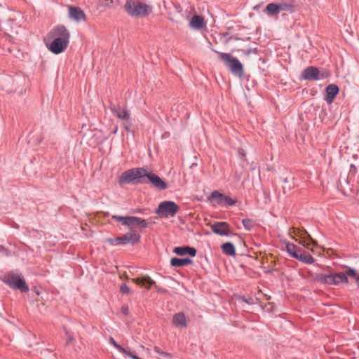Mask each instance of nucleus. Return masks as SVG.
I'll use <instances>...</instances> for the list:
<instances>
[{"label": "nucleus", "instance_id": "f257e3e1", "mask_svg": "<svg viewBox=\"0 0 359 359\" xmlns=\"http://www.w3.org/2000/svg\"><path fill=\"white\" fill-rule=\"evenodd\" d=\"M70 33L64 25H57L50 31L45 39L48 49L54 54L63 53L69 43Z\"/></svg>", "mask_w": 359, "mask_h": 359}, {"label": "nucleus", "instance_id": "f03ea898", "mask_svg": "<svg viewBox=\"0 0 359 359\" xmlns=\"http://www.w3.org/2000/svg\"><path fill=\"white\" fill-rule=\"evenodd\" d=\"M124 8L129 15L137 18L149 15L153 10L151 5L140 0H127Z\"/></svg>", "mask_w": 359, "mask_h": 359}, {"label": "nucleus", "instance_id": "7ed1b4c3", "mask_svg": "<svg viewBox=\"0 0 359 359\" xmlns=\"http://www.w3.org/2000/svg\"><path fill=\"white\" fill-rule=\"evenodd\" d=\"M218 54L220 59L224 62L233 74L239 77L243 75V65L236 57L228 53H218Z\"/></svg>", "mask_w": 359, "mask_h": 359}, {"label": "nucleus", "instance_id": "20e7f679", "mask_svg": "<svg viewBox=\"0 0 359 359\" xmlns=\"http://www.w3.org/2000/svg\"><path fill=\"white\" fill-rule=\"evenodd\" d=\"M180 210V206L173 201H165L159 203L155 213L163 218L174 217Z\"/></svg>", "mask_w": 359, "mask_h": 359}, {"label": "nucleus", "instance_id": "39448f33", "mask_svg": "<svg viewBox=\"0 0 359 359\" xmlns=\"http://www.w3.org/2000/svg\"><path fill=\"white\" fill-rule=\"evenodd\" d=\"M145 175H147V169L144 168L128 170L122 174L120 182L130 183L137 179H140L141 182H145Z\"/></svg>", "mask_w": 359, "mask_h": 359}, {"label": "nucleus", "instance_id": "423d86ee", "mask_svg": "<svg viewBox=\"0 0 359 359\" xmlns=\"http://www.w3.org/2000/svg\"><path fill=\"white\" fill-rule=\"evenodd\" d=\"M291 237L295 240L299 244L303 245L304 248L311 250V252H314L313 249L310 248L311 243L307 242V240L311 241V243L314 245H316V242L312 239L310 235L305 231H299L297 229H293L292 232L290 233Z\"/></svg>", "mask_w": 359, "mask_h": 359}, {"label": "nucleus", "instance_id": "0eeeda50", "mask_svg": "<svg viewBox=\"0 0 359 359\" xmlns=\"http://www.w3.org/2000/svg\"><path fill=\"white\" fill-rule=\"evenodd\" d=\"M111 109L112 113L121 121L124 128L128 132L130 131V126L132 125L133 120L130 117L129 111L127 109H123L120 107L113 106Z\"/></svg>", "mask_w": 359, "mask_h": 359}, {"label": "nucleus", "instance_id": "6e6552de", "mask_svg": "<svg viewBox=\"0 0 359 359\" xmlns=\"http://www.w3.org/2000/svg\"><path fill=\"white\" fill-rule=\"evenodd\" d=\"M5 282L11 287L13 289H18L22 292H26L29 290V287L27 285L24 278L18 274H9L7 276Z\"/></svg>", "mask_w": 359, "mask_h": 359}, {"label": "nucleus", "instance_id": "1a4fd4ad", "mask_svg": "<svg viewBox=\"0 0 359 359\" xmlns=\"http://www.w3.org/2000/svg\"><path fill=\"white\" fill-rule=\"evenodd\" d=\"M208 201L213 205H234L236 200L229 196H224L218 191H214L208 197Z\"/></svg>", "mask_w": 359, "mask_h": 359}, {"label": "nucleus", "instance_id": "9d476101", "mask_svg": "<svg viewBox=\"0 0 359 359\" xmlns=\"http://www.w3.org/2000/svg\"><path fill=\"white\" fill-rule=\"evenodd\" d=\"M302 76L306 80H320L328 76L326 72H320L318 69L314 67H309L302 72Z\"/></svg>", "mask_w": 359, "mask_h": 359}, {"label": "nucleus", "instance_id": "9b49d317", "mask_svg": "<svg viewBox=\"0 0 359 359\" xmlns=\"http://www.w3.org/2000/svg\"><path fill=\"white\" fill-rule=\"evenodd\" d=\"M212 231L219 236H228L231 233L229 225L226 222H218L210 225Z\"/></svg>", "mask_w": 359, "mask_h": 359}, {"label": "nucleus", "instance_id": "f8f14e48", "mask_svg": "<svg viewBox=\"0 0 359 359\" xmlns=\"http://www.w3.org/2000/svg\"><path fill=\"white\" fill-rule=\"evenodd\" d=\"M68 10L69 18L72 20L77 22L86 20V15L80 8L69 6Z\"/></svg>", "mask_w": 359, "mask_h": 359}, {"label": "nucleus", "instance_id": "ddd939ff", "mask_svg": "<svg viewBox=\"0 0 359 359\" xmlns=\"http://www.w3.org/2000/svg\"><path fill=\"white\" fill-rule=\"evenodd\" d=\"M147 222L144 219L137 217L128 216L127 226L130 231L135 230L137 227L146 228L147 226Z\"/></svg>", "mask_w": 359, "mask_h": 359}, {"label": "nucleus", "instance_id": "4468645a", "mask_svg": "<svg viewBox=\"0 0 359 359\" xmlns=\"http://www.w3.org/2000/svg\"><path fill=\"white\" fill-rule=\"evenodd\" d=\"M145 177L154 187H156L158 189L163 190L167 188L166 183L161 178H160L156 175L151 173L148 170L147 175H145Z\"/></svg>", "mask_w": 359, "mask_h": 359}, {"label": "nucleus", "instance_id": "2eb2a0df", "mask_svg": "<svg viewBox=\"0 0 359 359\" xmlns=\"http://www.w3.org/2000/svg\"><path fill=\"white\" fill-rule=\"evenodd\" d=\"M132 281L137 284V285H140V287H143L147 290H149L152 285H155V281L153 280L149 276H143L140 278H133Z\"/></svg>", "mask_w": 359, "mask_h": 359}, {"label": "nucleus", "instance_id": "dca6fc26", "mask_svg": "<svg viewBox=\"0 0 359 359\" xmlns=\"http://www.w3.org/2000/svg\"><path fill=\"white\" fill-rule=\"evenodd\" d=\"M121 237V244H133L139 241L140 236L136 230H133Z\"/></svg>", "mask_w": 359, "mask_h": 359}, {"label": "nucleus", "instance_id": "f3484780", "mask_svg": "<svg viewBox=\"0 0 359 359\" xmlns=\"http://www.w3.org/2000/svg\"><path fill=\"white\" fill-rule=\"evenodd\" d=\"M189 26L196 30L201 29L205 26L204 18L202 16L194 15L190 20Z\"/></svg>", "mask_w": 359, "mask_h": 359}, {"label": "nucleus", "instance_id": "a211bd4d", "mask_svg": "<svg viewBox=\"0 0 359 359\" xmlns=\"http://www.w3.org/2000/svg\"><path fill=\"white\" fill-rule=\"evenodd\" d=\"M339 92V88L336 85H329L326 88L325 100L328 104L333 102L334 97Z\"/></svg>", "mask_w": 359, "mask_h": 359}, {"label": "nucleus", "instance_id": "6ab92c4d", "mask_svg": "<svg viewBox=\"0 0 359 359\" xmlns=\"http://www.w3.org/2000/svg\"><path fill=\"white\" fill-rule=\"evenodd\" d=\"M173 252L178 255H184L189 254V255L194 257L196 253V250L190 247H177L175 248Z\"/></svg>", "mask_w": 359, "mask_h": 359}, {"label": "nucleus", "instance_id": "aec40b11", "mask_svg": "<svg viewBox=\"0 0 359 359\" xmlns=\"http://www.w3.org/2000/svg\"><path fill=\"white\" fill-rule=\"evenodd\" d=\"M172 323L177 327L184 328L187 327L186 318L182 313L175 314L173 317Z\"/></svg>", "mask_w": 359, "mask_h": 359}, {"label": "nucleus", "instance_id": "412c9836", "mask_svg": "<svg viewBox=\"0 0 359 359\" xmlns=\"http://www.w3.org/2000/svg\"><path fill=\"white\" fill-rule=\"evenodd\" d=\"M316 280L324 284L334 285L333 274L325 275L320 273L316 275Z\"/></svg>", "mask_w": 359, "mask_h": 359}, {"label": "nucleus", "instance_id": "4be33fe9", "mask_svg": "<svg viewBox=\"0 0 359 359\" xmlns=\"http://www.w3.org/2000/svg\"><path fill=\"white\" fill-rule=\"evenodd\" d=\"M286 250L294 258H297L298 254L301 252V250L299 248L290 243L286 244Z\"/></svg>", "mask_w": 359, "mask_h": 359}, {"label": "nucleus", "instance_id": "5701e85b", "mask_svg": "<svg viewBox=\"0 0 359 359\" xmlns=\"http://www.w3.org/2000/svg\"><path fill=\"white\" fill-rule=\"evenodd\" d=\"M172 266H183L191 263V260L188 258L180 259L172 258L170 261Z\"/></svg>", "mask_w": 359, "mask_h": 359}, {"label": "nucleus", "instance_id": "b1692460", "mask_svg": "<svg viewBox=\"0 0 359 359\" xmlns=\"http://www.w3.org/2000/svg\"><path fill=\"white\" fill-rule=\"evenodd\" d=\"M222 249L226 255L233 256L236 254V249L231 243H225L222 245Z\"/></svg>", "mask_w": 359, "mask_h": 359}, {"label": "nucleus", "instance_id": "393cba45", "mask_svg": "<svg viewBox=\"0 0 359 359\" xmlns=\"http://www.w3.org/2000/svg\"><path fill=\"white\" fill-rule=\"evenodd\" d=\"M296 259L306 264H313L315 261V259L311 255L300 252L298 254L297 257Z\"/></svg>", "mask_w": 359, "mask_h": 359}, {"label": "nucleus", "instance_id": "a878e982", "mask_svg": "<svg viewBox=\"0 0 359 359\" xmlns=\"http://www.w3.org/2000/svg\"><path fill=\"white\" fill-rule=\"evenodd\" d=\"M265 11L271 15H276L280 13L279 4H269L266 6Z\"/></svg>", "mask_w": 359, "mask_h": 359}, {"label": "nucleus", "instance_id": "bb28decb", "mask_svg": "<svg viewBox=\"0 0 359 359\" xmlns=\"http://www.w3.org/2000/svg\"><path fill=\"white\" fill-rule=\"evenodd\" d=\"M333 277H334V282L335 285H339L341 283H348V278L346 276V274L344 273H334V274H333Z\"/></svg>", "mask_w": 359, "mask_h": 359}, {"label": "nucleus", "instance_id": "cd10ccee", "mask_svg": "<svg viewBox=\"0 0 359 359\" xmlns=\"http://www.w3.org/2000/svg\"><path fill=\"white\" fill-rule=\"evenodd\" d=\"M110 343L121 353L125 354L126 355L130 357L133 352L128 351V349L122 347L119 344H118L113 338H110Z\"/></svg>", "mask_w": 359, "mask_h": 359}, {"label": "nucleus", "instance_id": "c85d7f7f", "mask_svg": "<svg viewBox=\"0 0 359 359\" xmlns=\"http://www.w3.org/2000/svg\"><path fill=\"white\" fill-rule=\"evenodd\" d=\"M294 5L291 3H285L283 2L279 4V8L280 11H287L290 13H292L294 11Z\"/></svg>", "mask_w": 359, "mask_h": 359}, {"label": "nucleus", "instance_id": "c756f323", "mask_svg": "<svg viewBox=\"0 0 359 359\" xmlns=\"http://www.w3.org/2000/svg\"><path fill=\"white\" fill-rule=\"evenodd\" d=\"M111 218L126 226L128 216L112 215Z\"/></svg>", "mask_w": 359, "mask_h": 359}, {"label": "nucleus", "instance_id": "7c9ffc66", "mask_svg": "<svg viewBox=\"0 0 359 359\" xmlns=\"http://www.w3.org/2000/svg\"><path fill=\"white\" fill-rule=\"evenodd\" d=\"M242 223L244 226V227L247 229V230H250L251 228L253 226V222L251 219H243L242 221Z\"/></svg>", "mask_w": 359, "mask_h": 359}, {"label": "nucleus", "instance_id": "2f4dec72", "mask_svg": "<svg viewBox=\"0 0 359 359\" xmlns=\"http://www.w3.org/2000/svg\"><path fill=\"white\" fill-rule=\"evenodd\" d=\"M107 241L114 245H119L121 244V237L120 236L115 238H108Z\"/></svg>", "mask_w": 359, "mask_h": 359}, {"label": "nucleus", "instance_id": "473e14b6", "mask_svg": "<svg viewBox=\"0 0 359 359\" xmlns=\"http://www.w3.org/2000/svg\"><path fill=\"white\" fill-rule=\"evenodd\" d=\"M346 274V276H347L353 277L356 279V277L359 276V275L357 274L356 271L352 269H348L346 272L344 273Z\"/></svg>", "mask_w": 359, "mask_h": 359}, {"label": "nucleus", "instance_id": "72a5a7b5", "mask_svg": "<svg viewBox=\"0 0 359 359\" xmlns=\"http://www.w3.org/2000/svg\"><path fill=\"white\" fill-rule=\"evenodd\" d=\"M121 4V0H106V2L104 3V6H116Z\"/></svg>", "mask_w": 359, "mask_h": 359}, {"label": "nucleus", "instance_id": "f704fd0d", "mask_svg": "<svg viewBox=\"0 0 359 359\" xmlns=\"http://www.w3.org/2000/svg\"><path fill=\"white\" fill-rule=\"evenodd\" d=\"M120 292L122 294H129L130 293V290L126 284H123L120 287Z\"/></svg>", "mask_w": 359, "mask_h": 359}, {"label": "nucleus", "instance_id": "c9c22d12", "mask_svg": "<svg viewBox=\"0 0 359 359\" xmlns=\"http://www.w3.org/2000/svg\"><path fill=\"white\" fill-rule=\"evenodd\" d=\"M154 351H155V352H156L157 353H158L163 356H165V357L170 356V355L169 353L162 351L158 347H155Z\"/></svg>", "mask_w": 359, "mask_h": 359}, {"label": "nucleus", "instance_id": "e433bc0d", "mask_svg": "<svg viewBox=\"0 0 359 359\" xmlns=\"http://www.w3.org/2000/svg\"><path fill=\"white\" fill-rule=\"evenodd\" d=\"M122 312L125 314V315H127L128 313V306H123L122 308Z\"/></svg>", "mask_w": 359, "mask_h": 359}, {"label": "nucleus", "instance_id": "4c0bfd02", "mask_svg": "<svg viewBox=\"0 0 359 359\" xmlns=\"http://www.w3.org/2000/svg\"><path fill=\"white\" fill-rule=\"evenodd\" d=\"M67 343L69 344L72 341V337L70 334L67 333Z\"/></svg>", "mask_w": 359, "mask_h": 359}, {"label": "nucleus", "instance_id": "58836bf2", "mask_svg": "<svg viewBox=\"0 0 359 359\" xmlns=\"http://www.w3.org/2000/svg\"><path fill=\"white\" fill-rule=\"evenodd\" d=\"M129 358H130L132 359H141L140 358L137 356L133 352V353L130 355V356Z\"/></svg>", "mask_w": 359, "mask_h": 359}, {"label": "nucleus", "instance_id": "ea45409f", "mask_svg": "<svg viewBox=\"0 0 359 359\" xmlns=\"http://www.w3.org/2000/svg\"><path fill=\"white\" fill-rule=\"evenodd\" d=\"M356 283H357L358 286L359 287V276L358 277H356Z\"/></svg>", "mask_w": 359, "mask_h": 359}, {"label": "nucleus", "instance_id": "a19ab883", "mask_svg": "<svg viewBox=\"0 0 359 359\" xmlns=\"http://www.w3.org/2000/svg\"><path fill=\"white\" fill-rule=\"evenodd\" d=\"M34 291H35V292H36V294H38V295H39V294H40V293H39V291L38 290H35Z\"/></svg>", "mask_w": 359, "mask_h": 359}, {"label": "nucleus", "instance_id": "79ce46f5", "mask_svg": "<svg viewBox=\"0 0 359 359\" xmlns=\"http://www.w3.org/2000/svg\"><path fill=\"white\" fill-rule=\"evenodd\" d=\"M284 182H287V180L285 178V179L284 180Z\"/></svg>", "mask_w": 359, "mask_h": 359}, {"label": "nucleus", "instance_id": "37998d69", "mask_svg": "<svg viewBox=\"0 0 359 359\" xmlns=\"http://www.w3.org/2000/svg\"><path fill=\"white\" fill-rule=\"evenodd\" d=\"M241 155H242V156H245V154H243V153H241Z\"/></svg>", "mask_w": 359, "mask_h": 359}]
</instances>
